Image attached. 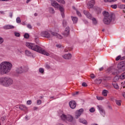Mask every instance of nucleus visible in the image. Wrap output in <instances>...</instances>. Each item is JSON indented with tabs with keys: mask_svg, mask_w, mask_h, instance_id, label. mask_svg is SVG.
Here are the masks:
<instances>
[{
	"mask_svg": "<svg viewBox=\"0 0 125 125\" xmlns=\"http://www.w3.org/2000/svg\"><path fill=\"white\" fill-rule=\"evenodd\" d=\"M27 105H31V104H32V101L31 100L27 101Z\"/></svg>",
	"mask_w": 125,
	"mask_h": 125,
	"instance_id": "37998d69",
	"label": "nucleus"
},
{
	"mask_svg": "<svg viewBox=\"0 0 125 125\" xmlns=\"http://www.w3.org/2000/svg\"><path fill=\"white\" fill-rule=\"evenodd\" d=\"M123 95L124 97L125 98V92L123 93Z\"/></svg>",
	"mask_w": 125,
	"mask_h": 125,
	"instance_id": "69168bd1",
	"label": "nucleus"
},
{
	"mask_svg": "<svg viewBox=\"0 0 125 125\" xmlns=\"http://www.w3.org/2000/svg\"><path fill=\"white\" fill-rule=\"evenodd\" d=\"M0 84L5 87H8L13 84V80L8 76L0 77Z\"/></svg>",
	"mask_w": 125,
	"mask_h": 125,
	"instance_id": "7ed1b4c3",
	"label": "nucleus"
},
{
	"mask_svg": "<svg viewBox=\"0 0 125 125\" xmlns=\"http://www.w3.org/2000/svg\"><path fill=\"white\" fill-rule=\"evenodd\" d=\"M51 4L52 6L55 7V8H59L60 11H61V14L62 17V18H64L65 17V16L64 15V8H63V7L60 6V5L58 4V3L55 1H53Z\"/></svg>",
	"mask_w": 125,
	"mask_h": 125,
	"instance_id": "0eeeda50",
	"label": "nucleus"
},
{
	"mask_svg": "<svg viewBox=\"0 0 125 125\" xmlns=\"http://www.w3.org/2000/svg\"><path fill=\"white\" fill-rule=\"evenodd\" d=\"M118 0H104L105 2H114L117 1Z\"/></svg>",
	"mask_w": 125,
	"mask_h": 125,
	"instance_id": "cd10ccee",
	"label": "nucleus"
},
{
	"mask_svg": "<svg viewBox=\"0 0 125 125\" xmlns=\"http://www.w3.org/2000/svg\"><path fill=\"white\" fill-rule=\"evenodd\" d=\"M69 105L70 108H71V109H75V108H76V106H77L76 102H75L74 101H71L69 103Z\"/></svg>",
	"mask_w": 125,
	"mask_h": 125,
	"instance_id": "9b49d317",
	"label": "nucleus"
},
{
	"mask_svg": "<svg viewBox=\"0 0 125 125\" xmlns=\"http://www.w3.org/2000/svg\"><path fill=\"white\" fill-rule=\"evenodd\" d=\"M77 94H79V92H76L74 94V95H77Z\"/></svg>",
	"mask_w": 125,
	"mask_h": 125,
	"instance_id": "13d9d810",
	"label": "nucleus"
},
{
	"mask_svg": "<svg viewBox=\"0 0 125 125\" xmlns=\"http://www.w3.org/2000/svg\"><path fill=\"white\" fill-rule=\"evenodd\" d=\"M39 72L41 74H43V73H44V69L42 68H39Z\"/></svg>",
	"mask_w": 125,
	"mask_h": 125,
	"instance_id": "7c9ffc66",
	"label": "nucleus"
},
{
	"mask_svg": "<svg viewBox=\"0 0 125 125\" xmlns=\"http://www.w3.org/2000/svg\"><path fill=\"white\" fill-rule=\"evenodd\" d=\"M60 118L61 120H62V121H64V122H66V120L67 119V115L62 114L60 115Z\"/></svg>",
	"mask_w": 125,
	"mask_h": 125,
	"instance_id": "a211bd4d",
	"label": "nucleus"
},
{
	"mask_svg": "<svg viewBox=\"0 0 125 125\" xmlns=\"http://www.w3.org/2000/svg\"><path fill=\"white\" fill-rule=\"evenodd\" d=\"M14 34L16 37H20V33L18 32H15Z\"/></svg>",
	"mask_w": 125,
	"mask_h": 125,
	"instance_id": "ea45409f",
	"label": "nucleus"
},
{
	"mask_svg": "<svg viewBox=\"0 0 125 125\" xmlns=\"http://www.w3.org/2000/svg\"><path fill=\"white\" fill-rule=\"evenodd\" d=\"M95 3V1L94 0H91L87 4V6L88 8H92Z\"/></svg>",
	"mask_w": 125,
	"mask_h": 125,
	"instance_id": "ddd939ff",
	"label": "nucleus"
},
{
	"mask_svg": "<svg viewBox=\"0 0 125 125\" xmlns=\"http://www.w3.org/2000/svg\"><path fill=\"white\" fill-rule=\"evenodd\" d=\"M51 34L48 31H42L41 32V35L43 38H47V39H50L54 36L57 39L61 40L62 39V36L60 35L59 34L53 32H50Z\"/></svg>",
	"mask_w": 125,
	"mask_h": 125,
	"instance_id": "20e7f679",
	"label": "nucleus"
},
{
	"mask_svg": "<svg viewBox=\"0 0 125 125\" xmlns=\"http://www.w3.org/2000/svg\"><path fill=\"white\" fill-rule=\"evenodd\" d=\"M25 120H26V121H28V120H29V117L28 116H25Z\"/></svg>",
	"mask_w": 125,
	"mask_h": 125,
	"instance_id": "6e6d98bb",
	"label": "nucleus"
},
{
	"mask_svg": "<svg viewBox=\"0 0 125 125\" xmlns=\"http://www.w3.org/2000/svg\"><path fill=\"white\" fill-rule=\"evenodd\" d=\"M115 102L118 106H121V105H122V101L121 100H116Z\"/></svg>",
	"mask_w": 125,
	"mask_h": 125,
	"instance_id": "a878e982",
	"label": "nucleus"
},
{
	"mask_svg": "<svg viewBox=\"0 0 125 125\" xmlns=\"http://www.w3.org/2000/svg\"><path fill=\"white\" fill-rule=\"evenodd\" d=\"M90 113H94L95 112V108L94 107H92L89 109Z\"/></svg>",
	"mask_w": 125,
	"mask_h": 125,
	"instance_id": "c9c22d12",
	"label": "nucleus"
},
{
	"mask_svg": "<svg viewBox=\"0 0 125 125\" xmlns=\"http://www.w3.org/2000/svg\"><path fill=\"white\" fill-rule=\"evenodd\" d=\"M56 47H57L58 48H60V47H61V46H62V45L60 44H57L56 45Z\"/></svg>",
	"mask_w": 125,
	"mask_h": 125,
	"instance_id": "a18cd8bd",
	"label": "nucleus"
},
{
	"mask_svg": "<svg viewBox=\"0 0 125 125\" xmlns=\"http://www.w3.org/2000/svg\"><path fill=\"white\" fill-rule=\"evenodd\" d=\"M124 59H125V57H123L120 59L121 60H124Z\"/></svg>",
	"mask_w": 125,
	"mask_h": 125,
	"instance_id": "4d7b16f0",
	"label": "nucleus"
},
{
	"mask_svg": "<svg viewBox=\"0 0 125 125\" xmlns=\"http://www.w3.org/2000/svg\"><path fill=\"white\" fill-rule=\"evenodd\" d=\"M57 1H58V2H60L61 3H62V4H65V1L64 0H56Z\"/></svg>",
	"mask_w": 125,
	"mask_h": 125,
	"instance_id": "f704fd0d",
	"label": "nucleus"
},
{
	"mask_svg": "<svg viewBox=\"0 0 125 125\" xmlns=\"http://www.w3.org/2000/svg\"><path fill=\"white\" fill-rule=\"evenodd\" d=\"M22 69L23 70V72H27V71L29 70V67L27 66H24L22 68Z\"/></svg>",
	"mask_w": 125,
	"mask_h": 125,
	"instance_id": "c756f323",
	"label": "nucleus"
},
{
	"mask_svg": "<svg viewBox=\"0 0 125 125\" xmlns=\"http://www.w3.org/2000/svg\"><path fill=\"white\" fill-rule=\"evenodd\" d=\"M83 13L87 18H88V19L92 21L93 24H94V25H96V24H97V21H96V19L93 18L91 14H90L88 11L84 10L83 11Z\"/></svg>",
	"mask_w": 125,
	"mask_h": 125,
	"instance_id": "6e6552de",
	"label": "nucleus"
},
{
	"mask_svg": "<svg viewBox=\"0 0 125 125\" xmlns=\"http://www.w3.org/2000/svg\"><path fill=\"white\" fill-rule=\"evenodd\" d=\"M46 68H47V69H49V68H50V66H49V65L48 64H46L45 65Z\"/></svg>",
	"mask_w": 125,
	"mask_h": 125,
	"instance_id": "864d4df0",
	"label": "nucleus"
},
{
	"mask_svg": "<svg viewBox=\"0 0 125 125\" xmlns=\"http://www.w3.org/2000/svg\"><path fill=\"white\" fill-rule=\"evenodd\" d=\"M103 14L104 18L103 20V22L104 24L106 25H109L112 22V20H113V16L111 15H109V13L108 12L104 11L103 12Z\"/></svg>",
	"mask_w": 125,
	"mask_h": 125,
	"instance_id": "39448f33",
	"label": "nucleus"
},
{
	"mask_svg": "<svg viewBox=\"0 0 125 125\" xmlns=\"http://www.w3.org/2000/svg\"><path fill=\"white\" fill-rule=\"evenodd\" d=\"M90 78H91V79H94L95 78V76L94 74H92L90 75Z\"/></svg>",
	"mask_w": 125,
	"mask_h": 125,
	"instance_id": "de8ad7c7",
	"label": "nucleus"
},
{
	"mask_svg": "<svg viewBox=\"0 0 125 125\" xmlns=\"http://www.w3.org/2000/svg\"><path fill=\"white\" fill-rule=\"evenodd\" d=\"M96 97L98 100H103V99H104V98H103V97H99L97 96Z\"/></svg>",
	"mask_w": 125,
	"mask_h": 125,
	"instance_id": "e433bc0d",
	"label": "nucleus"
},
{
	"mask_svg": "<svg viewBox=\"0 0 125 125\" xmlns=\"http://www.w3.org/2000/svg\"><path fill=\"white\" fill-rule=\"evenodd\" d=\"M91 125H97V124L94 123V124H91Z\"/></svg>",
	"mask_w": 125,
	"mask_h": 125,
	"instance_id": "338daca9",
	"label": "nucleus"
},
{
	"mask_svg": "<svg viewBox=\"0 0 125 125\" xmlns=\"http://www.w3.org/2000/svg\"><path fill=\"white\" fill-rule=\"evenodd\" d=\"M0 13H1V14H4V12L0 11Z\"/></svg>",
	"mask_w": 125,
	"mask_h": 125,
	"instance_id": "052dcab7",
	"label": "nucleus"
},
{
	"mask_svg": "<svg viewBox=\"0 0 125 125\" xmlns=\"http://www.w3.org/2000/svg\"><path fill=\"white\" fill-rule=\"evenodd\" d=\"M103 69H104V68L103 67H101V68H100V71H103Z\"/></svg>",
	"mask_w": 125,
	"mask_h": 125,
	"instance_id": "5fc2aeb1",
	"label": "nucleus"
},
{
	"mask_svg": "<svg viewBox=\"0 0 125 125\" xmlns=\"http://www.w3.org/2000/svg\"><path fill=\"white\" fill-rule=\"evenodd\" d=\"M50 99H55V98H54V96H52L50 98Z\"/></svg>",
	"mask_w": 125,
	"mask_h": 125,
	"instance_id": "680f3d73",
	"label": "nucleus"
},
{
	"mask_svg": "<svg viewBox=\"0 0 125 125\" xmlns=\"http://www.w3.org/2000/svg\"><path fill=\"white\" fill-rule=\"evenodd\" d=\"M125 62H121L117 65V68L119 70H115V72H112V75H118L120 72H124V70L125 69Z\"/></svg>",
	"mask_w": 125,
	"mask_h": 125,
	"instance_id": "423d86ee",
	"label": "nucleus"
},
{
	"mask_svg": "<svg viewBox=\"0 0 125 125\" xmlns=\"http://www.w3.org/2000/svg\"><path fill=\"white\" fill-rule=\"evenodd\" d=\"M82 86H87V84L85 83H82Z\"/></svg>",
	"mask_w": 125,
	"mask_h": 125,
	"instance_id": "8fccbe9b",
	"label": "nucleus"
},
{
	"mask_svg": "<svg viewBox=\"0 0 125 125\" xmlns=\"http://www.w3.org/2000/svg\"><path fill=\"white\" fill-rule=\"evenodd\" d=\"M62 34L64 37H68V35L70 34V27H67Z\"/></svg>",
	"mask_w": 125,
	"mask_h": 125,
	"instance_id": "f8f14e48",
	"label": "nucleus"
},
{
	"mask_svg": "<svg viewBox=\"0 0 125 125\" xmlns=\"http://www.w3.org/2000/svg\"><path fill=\"white\" fill-rule=\"evenodd\" d=\"M112 84H113L114 87L116 88V89H119V85H118V83H113Z\"/></svg>",
	"mask_w": 125,
	"mask_h": 125,
	"instance_id": "c85d7f7f",
	"label": "nucleus"
},
{
	"mask_svg": "<svg viewBox=\"0 0 125 125\" xmlns=\"http://www.w3.org/2000/svg\"><path fill=\"white\" fill-rule=\"evenodd\" d=\"M97 109L100 111V114L103 116V117H105V112L103 106L102 105H97Z\"/></svg>",
	"mask_w": 125,
	"mask_h": 125,
	"instance_id": "1a4fd4ad",
	"label": "nucleus"
},
{
	"mask_svg": "<svg viewBox=\"0 0 125 125\" xmlns=\"http://www.w3.org/2000/svg\"><path fill=\"white\" fill-rule=\"evenodd\" d=\"M16 22L18 23H21V20L20 19V17H17V18Z\"/></svg>",
	"mask_w": 125,
	"mask_h": 125,
	"instance_id": "72a5a7b5",
	"label": "nucleus"
},
{
	"mask_svg": "<svg viewBox=\"0 0 125 125\" xmlns=\"http://www.w3.org/2000/svg\"><path fill=\"white\" fill-rule=\"evenodd\" d=\"M30 37V35H29V34L28 33H25L24 35V38L25 39H29V38Z\"/></svg>",
	"mask_w": 125,
	"mask_h": 125,
	"instance_id": "2f4dec72",
	"label": "nucleus"
},
{
	"mask_svg": "<svg viewBox=\"0 0 125 125\" xmlns=\"http://www.w3.org/2000/svg\"><path fill=\"white\" fill-rule=\"evenodd\" d=\"M37 105H41L42 104V101L41 100H38L37 101Z\"/></svg>",
	"mask_w": 125,
	"mask_h": 125,
	"instance_id": "58836bf2",
	"label": "nucleus"
},
{
	"mask_svg": "<svg viewBox=\"0 0 125 125\" xmlns=\"http://www.w3.org/2000/svg\"><path fill=\"white\" fill-rule=\"evenodd\" d=\"M31 0H26V3H29V2H30V1Z\"/></svg>",
	"mask_w": 125,
	"mask_h": 125,
	"instance_id": "e2e57ef3",
	"label": "nucleus"
},
{
	"mask_svg": "<svg viewBox=\"0 0 125 125\" xmlns=\"http://www.w3.org/2000/svg\"><path fill=\"white\" fill-rule=\"evenodd\" d=\"M83 112V109L81 108L80 109L76 111V119H78L79 117Z\"/></svg>",
	"mask_w": 125,
	"mask_h": 125,
	"instance_id": "9d476101",
	"label": "nucleus"
},
{
	"mask_svg": "<svg viewBox=\"0 0 125 125\" xmlns=\"http://www.w3.org/2000/svg\"><path fill=\"white\" fill-rule=\"evenodd\" d=\"M111 71H112V68L109 67L107 69V73H111Z\"/></svg>",
	"mask_w": 125,
	"mask_h": 125,
	"instance_id": "49530a36",
	"label": "nucleus"
},
{
	"mask_svg": "<svg viewBox=\"0 0 125 125\" xmlns=\"http://www.w3.org/2000/svg\"><path fill=\"white\" fill-rule=\"evenodd\" d=\"M3 38L0 37V44H1V43H3Z\"/></svg>",
	"mask_w": 125,
	"mask_h": 125,
	"instance_id": "a19ab883",
	"label": "nucleus"
},
{
	"mask_svg": "<svg viewBox=\"0 0 125 125\" xmlns=\"http://www.w3.org/2000/svg\"><path fill=\"white\" fill-rule=\"evenodd\" d=\"M16 71L18 74H22V73L24 72V70L23 69V67H22V66H21L17 67Z\"/></svg>",
	"mask_w": 125,
	"mask_h": 125,
	"instance_id": "dca6fc26",
	"label": "nucleus"
},
{
	"mask_svg": "<svg viewBox=\"0 0 125 125\" xmlns=\"http://www.w3.org/2000/svg\"><path fill=\"white\" fill-rule=\"evenodd\" d=\"M111 7H112V8H114V9H116V8H117V4L111 5Z\"/></svg>",
	"mask_w": 125,
	"mask_h": 125,
	"instance_id": "4c0bfd02",
	"label": "nucleus"
},
{
	"mask_svg": "<svg viewBox=\"0 0 125 125\" xmlns=\"http://www.w3.org/2000/svg\"><path fill=\"white\" fill-rule=\"evenodd\" d=\"M76 13H77V15H78V16H79L80 17H81V16H82V14L79 11H77Z\"/></svg>",
	"mask_w": 125,
	"mask_h": 125,
	"instance_id": "c03bdc74",
	"label": "nucleus"
},
{
	"mask_svg": "<svg viewBox=\"0 0 125 125\" xmlns=\"http://www.w3.org/2000/svg\"><path fill=\"white\" fill-rule=\"evenodd\" d=\"M12 16H13V14H12V13H10L9 14V17L10 18H12Z\"/></svg>",
	"mask_w": 125,
	"mask_h": 125,
	"instance_id": "603ef678",
	"label": "nucleus"
},
{
	"mask_svg": "<svg viewBox=\"0 0 125 125\" xmlns=\"http://www.w3.org/2000/svg\"><path fill=\"white\" fill-rule=\"evenodd\" d=\"M62 57H63V58H64V59L69 60L72 58V54L70 53L65 54L62 55Z\"/></svg>",
	"mask_w": 125,
	"mask_h": 125,
	"instance_id": "2eb2a0df",
	"label": "nucleus"
},
{
	"mask_svg": "<svg viewBox=\"0 0 125 125\" xmlns=\"http://www.w3.org/2000/svg\"><path fill=\"white\" fill-rule=\"evenodd\" d=\"M25 53L27 56H33V53L28 50H25Z\"/></svg>",
	"mask_w": 125,
	"mask_h": 125,
	"instance_id": "412c9836",
	"label": "nucleus"
},
{
	"mask_svg": "<svg viewBox=\"0 0 125 125\" xmlns=\"http://www.w3.org/2000/svg\"><path fill=\"white\" fill-rule=\"evenodd\" d=\"M95 83H97V84H100V83H102V80H101L100 79H96L95 81Z\"/></svg>",
	"mask_w": 125,
	"mask_h": 125,
	"instance_id": "5701e85b",
	"label": "nucleus"
},
{
	"mask_svg": "<svg viewBox=\"0 0 125 125\" xmlns=\"http://www.w3.org/2000/svg\"><path fill=\"white\" fill-rule=\"evenodd\" d=\"M1 0L2 1H8L9 0Z\"/></svg>",
	"mask_w": 125,
	"mask_h": 125,
	"instance_id": "0e129e2a",
	"label": "nucleus"
},
{
	"mask_svg": "<svg viewBox=\"0 0 125 125\" xmlns=\"http://www.w3.org/2000/svg\"><path fill=\"white\" fill-rule=\"evenodd\" d=\"M120 59H121V56H118L116 58V61H119V60H120Z\"/></svg>",
	"mask_w": 125,
	"mask_h": 125,
	"instance_id": "09e8293b",
	"label": "nucleus"
},
{
	"mask_svg": "<svg viewBox=\"0 0 125 125\" xmlns=\"http://www.w3.org/2000/svg\"><path fill=\"white\" fill-rule=\"evenodd\" d=\"M119 8H120L121 9H125V5L124 4H119L118 5Z\"/></svg>",
	"mask_w": 125,
	"mask_h": 125,
	"instance_id": "bb28decb",
	"label": "nucleus"
},
{
	"mask_svg": "<svg viewBox=\"0 0 125 125\" xmlns=\"http://www.w3.org/2000/svg\"><path fill=\"white\" fill-rule=\"evenodd\" d=\"M80 123L82 124H83V125H86L87 124V122L84 119L81 118L79 119Z\"/></svg>",
	"mask_w": 125,
	"mask_h": 125,
	"instance_id": "aec40b11",
	"label": "nucleus"
},
{
	"mask_svg": "<svg viewBox=\"0 0 125 125\" xmlns=\"http://www.w3.org/2000/svg\"><path fill=\"white\" fill-rule=\"evenodd\" d=\"M49 11L52 14H54V13H55V11L54 10V9H53V8H49Z\"/></svg>",
	"mask_w": 125,
	"mask_h": 125,
	"instance_id": "b1692460",
	"label": "nucleus"
},
{
	"mask_svg": "<svg viewBox=\"0 0 125 125\" xmlns=\"http://www.w3.org/2000/svg\"><path fill=\"white\" fill-rule=\"evenodd\" d=\"M19 109H20V110H24V109H27V107H26V106L22 104V105H20Z\"/></svg>",
	"mask_w": 125,
	"mask_h": 125,
	"instance_id": "393cba45",
	"label": "nucleus"
},
{
	"mask_svg": "<svg viewBox=\"0 0 125 125\" xmlns=\"http://www.w3.org/2000/svg\"><path fill=\"white\" fill-rule=\"evenodd\" d=\"M25 45L28 47V48H30L32 50H34V51H37V52H39V53H41L44 55H46V56H48L49 55V54L45 51V50H43L42 47L38 45H35L34 43L26 42Z\"/></svg>",
	"mask_w": 125,
	"mask_h": 125,
	"instance_id": "f03ea898",
	"label": "nucleus"
},
{
	"mask_svg": "<svg viewBox=\"0 0 125 125\" xmlns=\"http://www.w3.org/2000/svg\"><path fill=\"white\" fill-rule=\"evenodd\" d=\"M74 121V117L71 115H66V122H69L72 123Z\"/></svg>",
	"mask_w": 125,
	"mask_h": 125,
	"instance_id": "4468645a",
	"label": "nucleus"
},
{
	"mask_svg": "<svg viewBox=\"0 0 125 125\" xmlns=\"http://www.w3.org/2000/svg\"><path fill=\"white\" fill-rule=\"evenodd\" d=\"M122 2L125 3V0H122Z\"/></svg>",
	"mask_w": 125,
	"mask_h": 125,
	"instance_id": "774afa93",
	"label": "nucleus"
},
{
	"mask_svg": "<svg viewBox=\"0 0 125 125\" xmlns=\"http://www.w3.org/2000/svg\"><path fill=\"white\" fill-rule=\"evenodd\" d=\"M5 120H6V116H3L1 118V120L2 121V122H4V121H5Z\"/></svg>",
	"mask_w": 125,
	"mask_h": 125,
	"instance_id": "79ce46f5",
	"label": "nucleus"
},
{
	"mask_svg": "<svg viewBox=\"0 0 125 125\" xmlns=\"http://www.w3.org/2000/svg\"><path fill=\"white\" fill-rule=\"evenodd\" d=\"M4 29L5 30H9V29H13L14 28V26L13 25H6L3 26Z\"/></svg>",
	"mask_w": 125,
	"mask_h": 125,
	"instance_id": "f3484780",
	"label": "nucleus"
},
{
	"mask_svg": "<svg viewBox=\"0 0 125 125\" xmlns=\"http://www.w3.org/2000/svg\"><path fill=\"white\" fill-rule=\"evenodd\" d=\"M12 68V63L9 62L4 61L0 63V75L3 76L8 74Z\"/></svg>",
	"mask_w": 125,
	"mask_h": 125,
	"instance_id": "f257e3e1",
	"label": "nucleus"
},
{
	"mask_svg": "<svg viewBox=\"0 0 125 125\" xmlns=\"http://www.w3.org/2000/svg\"><path fill=\"white\" fill-rule=\"evenodd\" d=\"M33 110H38V107H33Z\"/></svg>",
	"mask_w": 125,
	"mask_h": 125,
	"instance_id": "bf43d9fd",
	"label": "nucleus"
},
{
	"mask_svg": "<svg viewBox=\"0 0 125 125\" xmlns=\"http://www.w3.org/2000/svg\"><path fill=\"white\" fill-rule=\"evenodd\" d=\"M71 19L74 23V24H76L77 22H78V19L76 17H71Z\"/></svg>",
	"mask_w": 125,
	"mask_h": 125,
	"instance_id": "4be33fe9",
	"label": "nucleus"
},
{
	"mask_svg": "<svg viewBox=\"0 0 125 125\" xmlns=\"http://www.w3.org/2000/svg\"><path fill=\"white\" fill-rule=\"evenodd\" d=\"M108 93H109V91L106 89H104L103 90L102 94L103 96H105L106 97L108 95Z\"/></svg>",
	"mask_w": 125,
	"mask_h": 125,
	"instance_id": "6ab92c4d",
	"label": "nucleus"
},
{
	"mask_svg": "<svg viewBox=\"0 0 125 125\" xmlns=\"http://www.w3.org/2000/svg\"><path fill=\"white\" fill-rule=\"evenodd\" d=\"M62 25L63 27H66V26H67V21L65 20L62 21Z\"/></svg>",
	"mask_w": 125,
	"mask_h": 125,
	"instance_id": "473e14b6",
	"label": "nucleus"
},
{
	"mask_svg": "<svg viewBox=\"0 0 125 125\" xmlns=\"http://www.w3.org/2000/svg\"><path fill=\"white\" fill-rule=\"evenodd\" d=\"M27 27L28 28V29H31L32 28L31 24H27Z\"/></svg>",
	"mask_w": 125,
	"mask_h": 125,
	"instance_id": "3c124183",
	"label": "nucleus"
}]
</instances>
